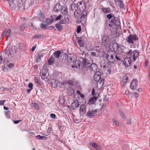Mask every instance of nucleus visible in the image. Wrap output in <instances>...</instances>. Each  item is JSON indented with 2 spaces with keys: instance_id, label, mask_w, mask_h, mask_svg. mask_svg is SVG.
Returning <instances> with one entry per match:
<instances>
[{
  "instance_id": "obj_1",
  "label": "nucleus",
  "mask_w": 150,
  "mask_h": 150,
  "mask_svg": "<svg viewBox=\"0 0 150 150\" xmlns=\"http://www.w3.org/2000/svg\"><path fill=\"white\" fill-rule=\"evenodd\" d=\"M82 60L80 61L79 59L76 60L75 62L74 65L72 66V67H75L76 69L81 70L83 67L87 70H90L91 72H96L97 70L98 66L95 63L91 64L90 60H87L85 58L81 57Z\"/></svg>"
},
{
  "instance_id": "obj_2",
  "label": "nucleus",
  "mask_w": 150,
  "mask_h": 150,
  "mask_svg": "<svg viewBox=\"0 0 150 150\" xmlns=\"http://www.w3.org/2000/svg\"><path fill=\"white\" fill-rule=\"evenodd\" d=\"M105 58L110 63H113L116 60L118 61L120 60L116 52L113 51H108L105 54Z\"/></svg>"
},
{
  "instance_id": "obj_3",
  "label": "nucleus",
  "mask_w": 150,
  "mask_h": 150,
  "mask_svg": "<svg viewBox=\"0 0 150 150\" xmlns=\"http://www.w3.org/2000/svg\"><path fill=\"white\" fill-rule=\"evenodd\" d=\"M126 54L132 61L135 62L138 56L139 53L137 50H135L132 51L130 50L126 53Z\"/></svg>"
},
{
  "instance_id": "obj_4",
  "label": "nucleus",
  "mask_w": 150,
  "mask_h": 150,
  "mask_svg": "<svg viewBox=\"0 0 150 150\" xmlns=\"http://www.w3.org/2000/svg\"><path fill=\"white\" fill-rule=\"evenodd\" d=\"M101 73L99 71H96L93 78L95 81L97 82V85L100 84L101 86H102L104 84V80L101 77Z\"/></svg>"
},
{
  "instance_id": "obj_5",
  "label": "nucleus",
  "mask_w": 150,
  "mask_h": 150,
  "mask_svg": "<svg viewBox=\"0 0 150 150\" xmlns=\"http://www.w3.org/2000/svg\"><path fill=\"white\" fill-rule=\"evenodd\" d=\"M138 37L135 34L129 35L126 39L127 42L129 44H134V41L138 40Z\"/></svg>"
},
{
  "instance_id": "obj_6",
  "label": "nucleus",
  "mask_w": 150,
  "mask_h": 150,
  "mask_svg": "<svg viewBox=\"0 0 150 150\" xmlns=\"http://www.w3.org/2000/svg\"><path fill=\"white\" fill-rule=\"evenodd\" d=\"M47 70L45 69H43L40 71V75L42 80H45V81L47 80L48 81V75H47Z\"/></svg>"
},
{
  "instance_id": "obj_7",
  "label": "nucleus",
  "mask_w": 150,
  "mask_h": 150,
  "mask_svg": "<svg viewBox=\"0 0 150 150\" xmlns=\"http://www.w3.org/2000/svg\"><path fill=\"white\" fill-rule=\"evenodd\" d=\"M119 44H117L115 42H112L110 45L109 47L110 51H113L115 52L117 51L118 49Z\"/></svg>"
},
{
  "instance_id": "obj_8",
  "label": "nucleus",
  "mask_w": 150,
  "mask_h": 150,
  "mask_svg": "<svg viewBox=\"0 0 150 150\" xmlns=\"http://www.w3.org/2000/svg\"><path fill=\"white\" fill-rule=\"evenodd\" d=\"M63 8V6L59 3H57L54 6L53 10L54 11L58 12L61 11Z\"/></svg>"
},
{
  "instance_id": "obj_9",
  "label": "nucleus",
  "mask_w": 150,
  "mask_h": 150,
  "mask_svg": "<svg viewBox=\"0 0 150 150\" xmlns=\"http://www.w3.org/2000/svg\"><path fill=\"white\" fill-rule=\"evenodd\" d=\"M77 6L79 8L80 10L83 9V10L86 9V5L85 2L83 1H81L78 2L77 4Z\"/></svg>"
},
{
  "instance_id": "obj_10",
  "label": "nucleus",
  "mask_w": 150,
  "mask_h": 150,
  "mask_svg": "<svg viewBox=\"0 0 150 150\" xmlns=\"http://www.w3.org/2000/svg\"><path fill=\"white\" fill-rule=\"evenodd\" d=\"M17 8L20 11H24L25 9V6L24 3L21 1H19L17 4Z\"/></svg>"
},
{
  "instance_id": "obj_11",
  "label": "nucleus",
  "mask_w": 150,
  "mask_h": 150,
  "mask_svg": "<svg viewBox=\"0 0 150 150\" xmlns=\"http://www.w3.org/2000/svg\"><path fill=\"white\" fill-rule=\"evenodd\" d=\"M97 113V111L96 110H89L88 111L87 113V116L89 117L90 118H93L95 115Z\"/></svg>"
},
{
  "instance_id": "obj_12",
  "label": "nucleus",
  "mask_w": 150,
  "mask_h": 150,
  "mask_svg": "<svg viewBox=\"0 0 150 150\" xmlns=\"http://www.w3.org/2000/svg\"><path fill=\"white\" fill-rule=\"evenodd\" d=\"M81 10L82 11L81 16V21H82L84 20V21H85L86 18L87 13V11H86V9L83 10V9H82Z\"/></svg>"
},
{
  "instance_id": "obj_13",
  "label": "nucleus",
  "mask_w": 150,
  "mask_h": 150,
  "mask_svg": "<svg viewBox=\"0 0 150 150\" xmlns=\"http://www.w3.org/2000/svg\"><path fill=\"white\" fill-rule=\"evenodd\" d=\"M138 82L136 79H133L130 84V88L132 90H133L134 88H136L137 86Z\"/></svg>"
},
{
  "instance_id": "obj_14",
  "label": "nucleus",
  "mask_w": 150,
  "mask_h": 150,
  "mask_svg": "<svg viewBox=\"0 0 150 150\" xmlns=\"http://www.w3.org/2000/svg\"><path fill=\"white\" fill-rule=\"evenodd\" d=\"M111 23L116 25H119L120 24V21L117 17H113L111 19Z\"/></svg>"
},
{
  "instance_id": "obj_15",
  "label": "nucleus",
  "mask_w": 150,
  "mask_h": 150,
  "mask_svg": "<svg viewBox=\"0 0 150 150\" xmlns=\"http://www.w3.org/2000/svg\"><path fill=\"white\" fill-rule=\"evenodd\" d=\"M10 6L13 9H15L16 7L15 0H7Z\"/></svg>"
},
{
  "instance_id": "obj_16",
  "label": "nucleus",
  "mask_w": 150,
  "mask_h": 150,
  "mask_svg": "<svg viewBox=\"0 0 150 150\" xmlns=\"http://www.w3.org/2000/svg\"><path fill=\"white\" fill-rule=\"evenodd\" d=\"M49 82L51 86L53 88H56L57 86L58 81L54 79H51Z\"/></svg>"
},
{
  "instance_id": "obj_17",
  "label": "nucleus",
  "mask_w": 150,
  "mask_h": 150,
  "mask_svg": "<svg viewBox=\"0 0 150 150\" xmlns=\"http://www.w3.org/2000/svg\"><path fill=\"white\" fill-rule=\"evenodd\" d=\"M79 112L81 115H83L86 112V106L84 104L81 105L80 108Z\"/></svg>"
},
{
  "instance_id": "obj_18",
  "label": "nucleus",
  "mask_w": 150,
  "mask_h": 150,
  "mask_svg": "<svg viewBox=\"0 0 150 150\" xmlns=\"http://www.w3.org/2000/svg\"><path fill=\"white\" fill-rule=\"evenodd\" d=\"M116 4L120 7V9H123L124 4L122 0H115Z\"/></svg>"
},
{
  "instance_id": "obj_19",
  "label": "nucleus",
  "mask_w": 150,
  "mask_h": 150,
  "mask_svg": "<svg viewBox=\"0 0 150 150\" xmlns=\"http://www.w3.org/2000/svg\"><path fill=\"white\" fill-rule=\"evenodd\" d=\"M131 60L128 57L126 58L123 61V64L126 67H129L131 65Z\"/></svg>"
},
{
  "instance_id": "obj_20",
  "label": "nucleus",
  "mask_w": 150,
  "mask_h": 150,
  "mask_svg": "<svg viewBox=\"0 0 150 150\" xmlns=\"http://www.w3.org/2000/svg\"><path fill=\"white\" fill-rule=\"evenodd\" d=\"M79 104L77 100L74 101L71 104V108L72 109L74 110L79 106Z\"/></svg>"
},
{
  "instance_id": "obj_21",
  "label": "nucleus",
  "mask_w": 150,
  "mask_h": 150,
  "mask_svg": "<svg viewBox=\"0 0 150 150\" xmlns=\"http://www.w3.org/2000/svg\"><path fill=\"white\" fill-rule=\"evenodd\" d=\"M97 99V98L95 96H93L90 98L88 101V104L91 105L94 104Z\"/></svg>"
},
{
  "instance_id": "obj_22",
  "label": "nucleus",
  "mask_w": 150,
  "mask_h": 150,
  "mask_svg": "<svg viewBox=\"0 0 150 150\" xmlns=\"http://www.w3.org/2000/svg\"><path fill=\"white\" fill-rule=\"evenodd\" d=\"M109 42V38L107 36H104L102 38V42L103 44L106 45Z\"/></svg>"
},
{
  "instance_id": "obj_23",
  "label": "nucleus",
  "mask_w": 150,
  "mask_h": 150,
  "mask_svg": "<svg viewBox=\"0 0 150 150\" xmlns=\"http://www.w3.org/2000/svg\"><path fill=\"white\" fill-rule=\"evenodd\" d=\"M102 11L105 13H108L112 12V10L109 7H103L102 8Z\"/></svg>"
},
{
  "instance_id": "obj_24",
  "label": "nucleus",
  "mask_w": 150,
  "mask_h": 150,
  "mask_svg": "<svg viewBox=\"0 0 150 150\" xmlns=\"http://www.w3.org/2000/svg\"><path fill=\"white\" fill-rule=\"evenodd\" d=\"M89 144L96 149H99L101 148V146L100 145H98L96 143L90 142Z\"/></svg>"
},
{
  "instance_id": "obj_25",
  "label": "nucleus",
  "mask_w": 150,
  "mask_h": 150,
  "mask_svg": "<svg viewBox=\"0 0 150 150\" xmlns=\"http://www.w3.org/2000/svg\"><path fill=\"white\" fill-rule=\"evenodd\" d=\"M55 26L58 31H61L62 30L63 28V26L59 23H58L56 24L55 25Z\"/></svg>"
},
{
  "instance_id": "obj_26",
  "label": "nucleus",
  "mask_w": 150,
  "mask_h": 150,
  "mask_svg": "<svg viewBox=\"0 0 150 150\" xmlns=\"http://www.w3.org/2000/svg\"><path fill=\"white\" fill-rule=\"evenodd\" d=\"M119 114L121 117L124 120L126 119V117L123 112L120 109L118 110Z\"/></svg>"
},
{
  "instance_id": "obj_27",
  "label": "nucleus",
  "mask_w": 150,
  "mask_h": 150,
  "mask_svg": "<svg viewBox=\"0 0 150 150\" xmlns=\"http://www.w3.org/2000/svg\"><path fill=\"white\" fill-rule=\"evenodd\" d=\"M77 42L80 45V47H83L84 45V43L83 41L82 40V39L80 37H78L77 39Z\"/></svg>"
},
{
  "instance_id": "obj_28",
  "label": "nucleus",
  "mask_w": 150,
  "mask_h": 150,
  "mask_svg": "<svg viewBox=\"0 0 150 150\" xmlns=\"http://www.w3.org/2000/svg\"><path fill=\"white\" fill-rule=\"evenodd\" d=\"M61 52L60 50L55 51L53 53V55L56 58H59V56L61 54Z\"/></svg>"
},
{
  "instance_id": "obj_29",
  "label": "nucleus",
  "mask_w": 150,
  "mask_h": 150,
  "mask_svg": "<svg viewBox=\"0 0 150 150\" xmlns=\"http://www.w3.org/2000/svg\"><path fill=\"white\" fill-rule=\"evenodd\" d=\"M34 80L36 83H37L38 85H43V83L40 81V79H38L37 77H34Z\"/></svg>"
},
{
  "instance_id": "obj_30",
  "label": "nucleus",
  "mask_w": 150,
  "mask_h": 150,
  "mask_svg": "<svg viewBox=\"0 0 150 150\" xmlns=\"http://www.w3.org/2000/svg\"><path fill=\"white\" fill-rule=\"evenodd\" d=\"M54 62V58L53 57H51L48 61L49 64L50 65H52Z\"/></svg>"
},
{
  "instance_id": "obj_31",
  "label": "nucleus",
  "mask_w": 150,
  "mask_h": 150,
  "mask_svg": "<svg viewBox=\"0 0 150 150\" xmlns=\"http://www.w3.org/2000/svg\"><path fill=\"white\" fill-rule=\"evenodd\" d=\"M43 56V54L41 53H39L38 54V56L36 57V60L37 62H38L40 61L41 57H42Z\"/></svg>"
},
{
  "instance_id": "obj_32",
  "label": "nucleus",
  "mask_w": 150,
  "mask_h": 150,
  "mask_svg": "<svg viewBox=\"0 0 150 150\" xmlns=\"http://www.w3.org/2000/svg\"><path fill=\"white\" fill-rule=\"evenodd\" d=\"M64 20L66 22L68 23H69V14H67L64 15Z\"/></svg>"
},
{
  "instance_id": "obj_33",
  "label": "nucleus",
  "mask_w": 150,
  "mask_h": 150,
  "mask_svg": "<svg viewBox=\"0 0 150 150\" xmlns=\"http://www.w3.org/2000/svg\"><path fill=\"white\" fill-rule=\"evenodd\" d=\"M68 9L64 7L63 8V10H62V14L63 15L67 14L68 13Z\"/></svg>"
},
{
  "instance_id": "obj_34",
  "label": "nucleus",
  "mask_w": 150,
  "mask_h": 150,
  "mask_svg": "<svg viewBox=\"0 0 150 150\" xmlns=\"http://www.w3.org/2000/svg\"><path fill=\"white\" fill-rule=\"evenodd\" d=\"M37 2L36 0H32L29 3V6H34L36 4Z\"/></svg>"
},
{
  "instance_id": "obj_35",
  "label": "nucleus",
  "mask_w": 150,
  "mask_h": 150,
  "mask_svg": "<svg viewBox=\"0 0 150 150\" xmlns=\"http://www.w3.org/2000/svg\"><path fill=\"white\" fill-rule=\"evenodd\" d=\"M32 104L33 105L35 109L37 110H39V108L38 103H32Z\"/></svg>"
},
{
  "instance_id": "obj_36",
  "label": "nucleus",
  "mask_w": 150,
  "mask_h": 150,
  "mask_svg": "<svg viewBox=\"0 0 150 150\" xmlns=\"http://www.w3.org/2000/svg\"><path fill=\"white\" fill-rule=\"evenodd\" d=\"M126 83V81L124 80L123 79H122L120 82V84L122 87H124Z\"/></svg>"
},
{
  "instance_id": "obj_37",
  "label": "nucleus",
  "mask_w": 150,
  "mask_h": 150,
  "mask_svg": "<svg viewBox=\"0 0 150 150\" xmlns=\"http://www.w3.org/2000/svg\"><path fill=\"white\" fill-rule=\"evenodd\" d=\"M76 4L74 3H72L71 4V7L70 9H71L72 10H76Z\"/></svg>"
},
{
  "instance_id": "obj_38",
  "label": "nucleus",
  "mask_w": 150,
  "mask_h": 150,
  "mask_svg": "<svg viewBox=\"0 0 150 150\" xmlns=\"http://www.w3.org/2000/svg\"><path fill=\"white\" fill-rule=\"evenodd\" d=\"M43 37V36L42 35H36L33 38V39L36 38V39H41Z\"/></svg>"
},
{
  "instance_id": "obj_39",
  "label": "nucleus",
  "mask_w": 150,
  "mask_h": 150,
  "mask_svg": "<svg viewBox=\"0 0 150 150\" xmlns=\"http://www.w3.org/2000/svg\"><path fill=\"white\" fill-rule=\"evenodd\" d=\"M46 25L44 24L43 23H41L40 25V28L43 29L44 30H45L47 28H46V26L47 25Z\"/></svg>"
},
{
  "instance_id": "obj_40",
  "label": "nucleus",
  "mask_w": 150,
  "mask_h": 150,
  "mask_svg": "<svg viewBox=\"0 0 150 150\" xmlns=\"http://www.w3.org/2000/svg\"><path fill=\"white\" fill-rule=\"evenodd\" d=\"M118 47L119 48H120L122 50V51L126 49V47L122 44L119 45Z\"/></svg>"
},
{
  "instance_id": "obj_41",
  "label": "nucleus",
  "mask_w": 150,
  "mask_h": 150,
  "mask_svg": "<svg viewBox=\"0 0 150 150\" xmlns=\"http://www.w3.org/2000/svg\"><path fill=\"white\" fill-rule=\"evenodd\" d=\"M26 27V25L25 23H22L21 26V30L23 31Z\"/></svg>"
},
{
  "instance_id": "obj_42",
  "label": "nucleus",
  "mask_w": 150,
  "mask_h": 150,
  "mask_svg": "<svg viewBox=\"0 0 150 150\" xmlns=\"http://www.w3.org/2000/svg\"><path fill=\"white\" fill-rule=\"evenodd\" d=\"M11 32V30L10 29H8L5 35H6L8 36V38H9L10 35V33Z\"/></svg>"
},
{
  "instance_id": "obj_43",
  "label": "nucleus",
  "mask_w": 150,
  "mask_h": 150,
  "mask_svg": "<svg viewBox=\"0 0 150 150\" xmlns=\"http://www.w3.org/2000/svg\"><path fill=\"white\" fill-rule=\"evenodd\" d=\"M122 79H123L124 80V81L125 80V81H126L127 83L128 80V78L126 75H125L124 76H123Z\"/></svg>"
},
{
  "instance_id": "obj_44",
  "label": "nucleus",
  "mask_w": 150,
  "mask_h": 150,
  "mask_svg": "<svg viewBox=\"0 0 150 150\" xmlns=\"http://www.w3.org/2000/svg\"><path fill=\"white\" fill-rule=\"evenodd\" d=\"M62 15H59L55 18V20L56 21L58 20H60L62 19Z\"/></svg>"
},
{
  "instance_id": "obj_45",
  "label": "nucleus",
  "mask_w": 150,
  "mask_h": 150,
  "mask_svg": "<svg viewBox=\"0 0 150 150\" xmlns=\"http://www.w3.org/2000/svg\"><path fill=\"white\" fill-rule=\"evenodd\" d=\"M113 15V14L112 13L108 14L106 15V17L109 19H112L113 17L112 16V15Z\"/></svg>"
},
{
  "instance_id": "obj_46",
  "label": "nucleus",
  "mask_w": 150,
  "mask_h": 150,
  "mask_svg": "<svg viewBox=\"0 0 150 150\" xmlns=\"http://www.w3.org/2000/svg\"><path fill=\"white\" fill-rule=\"evenodd\" d=\"M67 83L70 85L72 86L73 84V83L72 81L70 79H68L67 80Z\"/></svg>"
},
{
  "instance_id": "obj_47",
  "label": "nucleus",
  "mask_w": 150,
  "mask_h": 150,
  "mask_svg": "<svg viewBox=\"0 0 150 150\" xmlns=\"http://www.w3.org/2000/svg\"><path fill=\"white\" fill-rule=\"evenodd\" d=\"M112 120L113 123H114L116 125L118 126L119 125V122H118L116 120L113 119Z\"/></svg>"
},
{
  "instance_id": "obj_48",
  "label": "nucleus",
  "mask_w": 150,
  "mask_h": 150,
  "mask_svg": "<svg viewBox=\"0 0 150 150\" xmlns=\"http://www.w3.org/2000/svg\"><path fill=\"white\" fill-rule=\"evenodd\" d=\"M47 28L49 30H56V29L55 27L53 26H49Z\"/></svg>"
},
{
  "instance_id": "obj_49",
  "label": "nucleus",
  "mask_w": 150,
  "mask_h": 150,
  "mask_svg": "<svg viewBox=\"0 0 150 150\" xmlns=\"http://www.w3.org/2000/svg\"><path fill=\"white\" fill-rule=\"evenodd\" d=\"M5 115L7 118H9L10 117V112L8 111L6 112Z\"/></svg>"
},
{
  "instance_id": "obj_50",
  "label": "nucleus",
  "mask_w": 150,
  "mask_h": 150,
  "mask_svg": "<svg viewBox=\"0 0 150 150\" xmlns=\"http://www.w3.org/2000/svg\"><path fill=\"white\" fill-rule=\"evenodd\" d=\"M81 27L79 25L77 27L76 32L78 33H79L81 31Z\"/></svg>"
},
{
  "instance_id": "obj_51",
  "label": "nucleus",
  "mask_w": 150,
  "mask_h": 150,
  "mask_svg": "<svg viewBox=\"0 0 150 150\" xmlns=\"http://www.w3.org/2000/svg\"><path fill=\"white\" fill-rule=\"evenodd\" d=\"M14 66V65L13 64L10 63L7 66L9 69H11Z\"/></svg>"
},
{
  "instance_id": "obj_52",
  "label": "nucleus",
  "mask_w": 150,
  "mask_h": 150,
  "mask_svg": "<svg viewBox=\"0 0 150 150\" xmlns=\"http://www.w3.org/2000/svg\"><path fill=\"white\" fill-rule=\"evenodd\" d=\"M58 23H59L61 24H66V22L64 20H60L59 22Z\"/></svg>"
},
{
  "instance_id": "obj_53",
  "label": "nucleus",
  "mask_w": 150,
  "mask_h": 150,
  "mask_svg": "<svg viewBox=\"0 0 150 150\" xmlns=\"http://www.w3.org/2000/svg\"><path fill=\"white\" fill-rule=\"evenodd\" d=\"M46 20L47 21L48 23V25L52 23L53 22V21L50 19H47Z\"/></svg>"
},
{
  "instance_id": "obj_54",
  "label": "nucleus",
  "mask_w": 150,
  "mask_h": 150,
  "mask_svg": "<svg viewBox=\"0 0 150 150\" xmlns=\"http://www.w3.org/2000/svg\"><path fill=\"white\" fill-rule=\"evenodd\" d=\"M50 117L54 119L56 116L54 114V113H51L50 115Z\"/></svg>"
},
{
  "instance_id": "obj_55",
  "label": "nucleus",
  "mask_w": 150,
  "mask_h": 150,
  "mask_svg": "<svg viewBox=\"0 0 150 150\" xmlns=\"http://www.w3.org/2000/svg\"><path fill=\"white\" fill-rule=\"evenodd\" d=\"M6 101V100H0V105H4V103Z\"/></svg>"
},
{
  "instance_id": "obj_56",
  "label": "nucleus",
  "mask_w": 150,
  "mask_h": 150,
  "mask_svg": "<svg viewBox=\"0 0 150 150\" xmlns=\"http://www.w3.org/2000/svg\"><path fill=\"white\" fill-rule=\"evenodd\" d=\"M133 94L136 98H137L139 96V94L137 93L134 92L133 93Z\"/></svg>"
},
{
  "instance_id": "obj_57",
  "label": "nucleus",
  "mask_w": 150,
  "mask_h": 150,
  "mask_svg": "<svg viewBox=\"0 0 150 150\" xmlns=\"http://www.w3.org/2000/svg\"><path fill=\"white\" fill-rule=\"evenodd\" d=\"M33 84L32 83H30L28 85V87L30 88H31L32 89L33 88Z\"/></svg>"
},
{
  "instance_id": "obj_58",
  "label": "nucleus",
  "mask_w": 150,
  "mask_h": 150,
  "mask_svg": "<svg viewBox=\"0 0 150 150\" xmlns=\"http://www.w3.org/2000/svg\"><path fill=\"white\" fill-rule=\"evenodd\" d=\"M39 16L40 18H42L43 19H44L45 18V16L43 14H42L41 13L40 14Z\"/></svg>"
},
{
  "instance_id": "obj_59",
  "label": "nucleus",
  "mask_w": 150,
  "mask_h": 150,
  "mask_svg": "<svg viewBox=\"0 0 150 150\" xmlns=\"http://www.w3.org/2000/svg\"><path fill=\"white\" fill-rule=\"evenodd\" d=\"M91 56L96 57V54L95 52H91L90 54Z\"/></svg>"
},
{
  "instance_id": "obj_60",
  "label": "nucleus",
  "mask_w": 150,
  "mask_h": 150,
  "mask_svg": "<svg viewBox=\"0 0 150 150\" xmlns=\"http://www.w3.org/2000/svg\"><path fill=\"white\" fill-rule=\"evenodd\" d=\"M149 62L148 60H146L145 62V65L146 67L149 64Z\"/></svg>"
},
{
  "instance_id": "obj_61",
  "label": "nucleus",
  "mask_w": 150,
  "mask_h": 150,
  "mask_svg": "<svg viewBox=\"0 0 150 150\" xmlns=\"http://www.w3.org/2000/svg\"><path fill=\"white\" fill-rule=\"evenodd\" d=\"M22 121V120H15L14 121V123L15 124H17L19 123L20 122Z\"/></svg>"
},
{
  "instance_id": "obj_62",
  "label": "nucleus",
  "mask_w": 150,
  "mask_h": 150,
  "mask_svg": "<svg viewBox=\"0 0 150 150\" xmlns=\"http://www.w3.org/2000/svg\"><path fill=\"white\" fill-rule=\"evenodd\" d=\"M7 50H5L4 51V54H6V56L7 57L8 56V52L7 51Z\"/></svg>"
},
{
  "instance_id": "obj_63",
  "label": "nucleus",
  "mask_w": 150,
  "mask_h": 150,
  "mask_svg": "<svg viewBox=\"0 0 150 150\" xmlns=\"http://www.w3.org/2000/svg\"><path fill=\"white\" fill-rule=\"evenodd\" d=\"M79 95L80 97L81 98H83L85 97L84 95L83 94H82L81 93Z\"/></svg>"
},
{
  "instance_id": "obj_64",
  "label": "nucleus",
  "mask_w": 150,
  "mask_h": 150,
  "mask_svg": "<svg viewBox=\"0 0 150 150\" xmlns=\"http://www.w3.org/2000/svg\"><path fill=\"white\" fill-rule=\"evenodd\" d=\"M41 137L42 136L39 135H37L36 137V138L38 139H41Z\"/></svg>"
}]
</instances>
